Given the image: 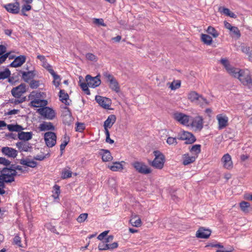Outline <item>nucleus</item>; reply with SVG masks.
<instances>
[{
	"label": "nucleus",
	"instance_id": "nucleus-1",
	"mask_svg": "<svg viewBox=\"0 0 252 252\" xmlns=\"http://www.w3.org/2000/svg\"><path fill=\"white\" fill-rule=\"evenodd\" d=\"M45 94L42 92H32L29 95L31 101L30 105L34 107H41L47 105V101L45 99Z\"/></svg>",
	"mask_w": 252,
	"mask_h": 252
},
{
	"label": "nucleus",
	"instance_id": "nucleus-2",
	"mask_svg": "<svg viewBox=\"0 0 252 252\" xmlns=\"http://www.w3.org/2000/svg\"><path fill=\"white\" fill-rule=\"evenodd\" d=\"M239 81L244 86L251 88L252 87V75L247 69H241L237 77Z\"/></svg>",
	"mask_w": 252,
	"mask_h": 252
},
{
	"label": "nucleus",
	"instance_id": "nucleus-3",
	"mask_svg": "<svg viewBox=\"0 0 252 252\" xmlns=\"http://www.w3.org/2000/svg\"><path fill=\"white\" fill-rule=\"evenodd\" d=\"M7 127L8 129L10 131L19 132L18 133V138L20 140L26 141L31 139L32 138V132L21 131L24 128L20 125H8Z\"/></svg>",
	"mask_w": 252,
	"mask_h": 252
},
{
	"label": "nucleus",
	"instance_id": "nucleus-4",
	"mask_svg": "<svg viewBox=\"0 0 252 252\" xmlns=\"http://www.w3.org/2000/svg\"><path fill=\"white\" fill-rule=\"evenodd\" d=\"M17 175V172L14 169L3 168L1 171L0 181L5 183H11L14 181V178Z\"/></svg>",
	"mask_w": 252,
	"mask_h": 252
},
{
	"label": "nucleus",
	"instance_id": "nucleus-5",
	"mask_svg": "<svg viewBox=\"0 0 252 252\" xmlns=\"http://www.w3.org/2000/svg\"><path fill=\"white\" fill-rule=\"evenodd\" d=\"M153 153L155 158L152 162V165L157 169H162L165 162L164 156L158 151H155Z\"/></svg>",
	"mask_w": 252,
	"mask_h": 252
},
{
	"label": "nucleus",
	"instance_id": "nucleus-6",
	"mask_svg": "<svg viewBox=\"0 0 252 252\" xmlns=\"http://www.w3.org/2000/svg\"><path fill=\"white\" fill-rule=\"evenodd\" d=\"M103 76L106 79L107 82L109 83V85L110 89L116 93L119 92L120 86L119 85L118 82L115 78V77L107 72H105L103 73Z\"/></svg>",
	"mask_w": 252,
	"mask_h": 252
},
{
	"label": "nucleus",
	"instance_id": "nucleus-7",
	"mask_svg": "<svg viewBox=\"0 0 252 252\" xmlns=\"http://www.w3.org/2000/svg\"><path fill=\"white\" fill-rule=\"evenodd\" d=\"M37 112L44 118L50 120L54 119L56 115L55 111L48 107L44 106L43 108H39Z\"/></svg>",
	"mask_w": 252,
	"mask_h": 252
},
{
	"label": "nucleus",
	"instance_id": "nucleus-8",
	"mask_svg": "<svg viewBox=\"0 0 252 252\" xmlns=\"http://www.w3.org/2000/svg\"><path fill=\"white\" fill-rule=\"evenodd\" d=\"M131 165L139 173L148 174L151 172V169L144 162L136 161L132 162Z\"/></svg>",
	"mask_w": 252,
	"mask_h": 252
},
{
	"label": "nucleus",
	"instance_id": "nucleus-9",
	"mask_svg": "<svg viewBox=\"0 0 252 252\" xmlns=\"http://www.w3.org/2000/svg\"><path fill=\"white\" fill-rule=\"evenodd\" d=\"M173 118L182 125L189 126L190 117L181 112H175L173 114Z\"/></svg>",
	"mask_w": 252,
	"mask_h": 252
},
{
	"label": "nucleus",
	"instance_id": "nucleus-10",
	"mask_svg": "<svg viewBox=\"0 0 252 252\" xmlns=\"http://www.w3.org/2000/svg\"><path fill=\"white\" fill-rule=\"evenodd\" d=\"M56 135L53 132H47L44 134V140L48 147H52L56 143Z\"/></svg>",
	"mask_w": 252,
	"mask_h": 252
},
{
	"label": "nucleus",
	"instance_id": "nucleus-11",
	"mask_svg": "<svg viewBox=\"0 0 252 252\" xmlns=\"http://www.w3.org/2000/svg\"><path fill=\"white\" fill-rule=\"evenodd\" d=\"M86 81L89 87L93 88L98 87L101 83L99 75L95 77H92L89 75H87L86 76Z\"/></svg>",
	"mask_w": 252,
	"mask_h": 252
},
{
	"label": "nucleus",
	"instance_id": "nucleus-12",
	"mask_svg": "<svg viewBox=\"0 0 252 252\" xmlns=\"http://www.w3.org/2000/svg\"><path fill=\"white\" fill-rule=\"evenodd\" d=\"M203 119L201 116H197L191 120L190 126L195 131H200L203 127Z\"/></svg>",
	"mask_w": 252,
	"mask_h": 252
},
{
	"label": "nucleus",
	"instance_id": "nucleus-13",
	"mask_svg": "<svg viewBox=\"0 0 252 252\" xmlns=\"http://www.w3.org/2000/svg\"><path fill=\"white\" fill-rule=\"evenodd\" d=\"M178 136L179 139L186 140V144H191L196 140L193 135L188 131H183L179 134Z\"/></svg>",
	"mask_w": 252,
	"mask_h": 252
},
{
	"label": "nucleus",
	"instance_id": "nucleus-14",
	"mask_svg": "<svg viewBox=\"0 0 252 252\" xmlns=\"http://www.w3.org/2000/svg\"><path fill=\"white\" fill-rule=\"evenodd\" d=\"M15 1V2L14 3H10L5 4L3 5V7L5 8L7 12L13 14H17L20 12V3L17 1Z\"/></svg>",
	"mask_w": 252,
	"mask_h": 252
},
{
	"label": "nucleus",
	"instance_id": "nucleus-15",
	"mask_svg": "<svg viewBox=\"0 0 252 252\" xmlns=\"http://www.w3.org/2000/svg\"><path fill=\"white\" fill-rule=\"evenodd\" d=\"M95 99L100 106L105 109H109L111 104V99L106 97L96 95Z\"/></svg>",
	"mask_w": 252,
	"mask_h": 252
},
{
	"label": "nucleus",
	"instance_id": "nucleus-16",
	"mask_svg": "<svg viewBox=\"0 0 252 252\" xmlns=\"http://www.w3.org/2000/svg\"><path fill=\"white\" fill-rule=\"evenodd\" d=\"M216 119L218 122L219 129H222L228 126V118L225 115L218 114L216 116Z\"/></svg>",
	"mask_w": 252,
	"mask_h": 252
},
{
	"label": "nucleus",
	"instance_id": "nucleus-17",
	"mask_svg": "<svg viewBox=\"0 0 252 252\" xmlns=\"http://www.w3.org/2000/svg\"><path fill=\"white\" fill-rule=\"evenodd\" d=\"M221 162L223 167L227 169H231L233 168V162L231 156L228 154H224L221 159Z\"/></svg>",
	"mask_w": 252,
	"mask_h": 252
},
{
	"label": "nucleus",
	"instance_id": "nucleus-18",
	"mask_svg": "<svg viewBox=\"0 0 252 252\" xmlns=\"http://www.w3.org/2000/svg\"><path fill=\"white\" fill-rule=\"evenodd\" d=\"M223 65L226 72L232 77L236 78L241 69L235 67L232 64H223Z\"/></svg>",
	"mask_w": 252,
	"mask_h": 252
},
{
	"label": "nucleus",
	"instance_id": "nucleus-19",
	"mask_svg": "<svg viewBox=\"0 0 252 252\" xmlns=\"http://www.w3.org/2000/svg\"><path fill=\"white\" fill-rule=\"evenodd\" d=\"M26 91V85L24 84H21L18 86L13 88L11 90V94L15 97L18 98Z\"/></svg>",
	"mask_w": 252,
	"mask_h": 252
},
{
	"label": "nucleus",
	"instance_id": "nucleus-20",
	"mask_svg": "<svg viewBox=\"0 0 252 252\" xmlns=\"http://www.w3.org/2000/svg\"><path fill=\"white\" fill-rule=\"evenodd\" d=\"M43 67L46 68L54 78L53 84L56 87H58L60 83L61 79L59 75L56 74L52 66L49 64H43Z\"/></svg>",
	"mask_w": 252,
	"mask_h": 252
},
{
	"label": "nucleus",
	"instance_id": "nucleus-21",
	"mask_svg": "<svg viewBox=\"0 0 252 252\" xmlns=\"http://www.w3.org/2000/svg\"><path fill=\"white\" fill-rule=\"evenodd\" d=\"M211 232L209 229L200 227L196 232V237L198 238L206 239L211 235Z\"/></svg>",
	"mask_w": 252,
	"mask_h": 252
},
{
	"label": "nucleus",
	"instance_id": "nucleus-22",
	"mask_svg": "<svg viewBox=\"0 0 252 252\" xmlns=\"http://www.w3.org/2000/svg\"><path fill=\"white\" fill-rule=\"evenodd\" d=\"M1 152L4 155L9 157L15 158L17 156V151L10 147H5L1 149Z\"/></svg>",
	"mask_w": 252,
	"mask_h": 252
},
{
	"label": "nucleus",
	"instance_id": "nucleus-23",
	"mask_svg": "<svg viewBox=\"0 0 252 252\" xmlns=\"http://www.w3.org/2000/svg\"><path fill=\"white\" fill-rule=\"evenodd\" d=\"M116 117L114 115H111L108 116L107 119L104 123V128L105 131L108 130V128H110L113 124L115 123Z\"/></svg>",
	"mask_w": 252,
	"mask_h": 252
},
{
	"label": "nucleus",
	"instance_id": "nucleus-24",
	"mask_svg": "<svg viewBox=\"0 0 252 252\" xmlns=\"http://www.w3.org/2000/svg\"><path fill=\"white\" fill-rule=\"evenodd\" d=\"M100 154L102 157L103 161L108 162L113 159V157L109 150L101 149L100 152Z\"/></svg>",
	"mask_w": 252,
	"mask_h": 252
},
{
	"label": "nucleus",
	"instance_id": "nucleus-25",
	"mask_svg": "<svg viewBox=\"0 0 252 252\" xmlns=\"http://www.w3.org/2000/svg\"><path fill=\"white\" fill-rule=\"evenodd\" d=\"M123 163L125 162L124 161L113 162L112 165L108 166V168L113 171H122L124 169Z\"/></svg>",
	"mask_w": 252,
	"mask_h": 252
},
{
	"label": "nucleus",
	"instance_id": "nucleus-26",
	"mask_svg": "<svg viewBox=\"0 0 252 252\" xmlns=\"http://www.w3.org/2000/svg\"><path fill=\"white\" fill-rule=\"evenodd\" d=\"M16 146L20 151L28 152L31 146L29 143L26 141H21L16 143Z\"/></svg>",
	"mask_w": 252,
	"mask_h": 252
},
{
	"label": "nucleus",
	"instance_id": "nucleus-27",
	"mask_svg": "<svg viewBox=\"0 0 252 252\" xmlns=\"http://www.w3.org/2000/svg\"><path fill=\"white\" fill-rule=\"evenodd\" d=\"M39 129L40 131H47L54 130L55 127L52 123L44 122L39 125Z\"/></svg>",
	"mask_w": 252,
	"mask_h": 252
},
{
	"label": "nucleus",
	"instance_id": "nucleus-28",
	"mask_svg": "<svg viewBox=\"0 0 252 252\" xmlns=\"http://www.w3.org/2000/svg\"><path fill=\"white\" fill-rule=\"evenodd\" d=\"M196 158V156H189V154H186L183 155V163L185 165H188L191 163L193 162Z\"/></svg>",
	"mask_w": 252,
	"mask_h": 252
},
{
	"label": "nucleus",
	"instance_id": "nucleus-29",
	"mask_svg": "<svg viewBox=\"0 0 252 252\" xmlns=\"http://www.w3.org/2000/svg\"><path fill=\"white\" fill-rule=\"evenodd\" d=\"M131 224L135 227H139L141 225V219L137 215H132L130 220Z\"/></svg>",
	"mask_w": 252,
	"mask_h": 252
},
{
	"label": "nucleus",
	"instance_id": "nucleus-30",
	"mask_svg": "<svg viewBox=\"0 0 252 252\" xmlns=\"http://www.w3.org/2000/svg\"><path fill=\"white\" fill-rule=\"evenodd\" d=\"M22 74V78L26 82H28L29 80L33 78L34 74L32 71H20Z\"/></svg>",
	"mask_w": 252,
	"mask_h": 252
},
{
	"label": "nucleus",
	"instance_id": "nucleus-31",
	"mask_svg": "<svg viewBox=\"0 0 252 252\" xmlns=\"http://www.w3.org/2000/svg\"><path fill=\"white\" fill-rule=\"evenodd\" d=\"M199 95V94H198L195 91H191L188 94V98L191 102L196 104Z\"/></svg>",
	"mask_w": 252,
	"mask_h": 252
},
{
	"label": "nucleus",
	"instance_id": "nucleus-32",
	"mask_svg": "<svg viewBox=\"0 0 252 252\" xmlns=\"http://www.w3.org/2000/svg\"><path fill=\"white\" fill-rule=\"evenodd\" d=\"M69 96L67 93L65 92L64 90H61L60 92V98L62 102L64 103L66 105H69L68 102Z\"/></svg>",
	"mask_w": 252,
	"mask_h": 252
},
{
	"label": "nucleus",
	"instance_id": "nucleus-33",
	"mask_svg": "<svg viewBox=\"0 0 252 252\" xmlns=\"http://www.w3.org/2000/svg\"><path fill=\"white\" fill-rule=\"evenodd\" d=\"M72 172L70 167H66L63 168L62 171V178L65 179L71 177Z\"/></svg>",
	"mask_w": 252,
	"mask_h": 252
},
{
	"label": "nucleus",
	"instance_id": "nucleus-34",
	"mask_svg": "<svg viewBox=\"0 0 252 252\" xmlns=\"http://www.w3.org/2000/svg\"><path fill=\"white\" fill-rule=\"evenodd\" d=\"M21 163L23 165L34 168L37 165V163L33 160L24 159L21 160Z\"/></svg>",
	"mask_w": 252,
	"mask_h": 252
},
{
	"label": "nucleus",
	"instance_id": "nucleus-35",
	"mask_svg": "<svg viewBox=\"0 0 252 252\" xmlns=\"http://www.w3.org/2000/svg\"><path fill=\"white\" fill-rule=\"evenodd\" d=\"M190 152L192 154L193 156L197 157L198 155L201 152V146L199 144H196L192 146L190 148Z\"/></svg>",
	"mask_w": 252,
	"mask_h": 252
},
{
	"label": "nucleus",
	"instance_id": "nucleus-36",
	"mask_svg": "<svg viewBox=\"0 0 252 252\" xmlns=\"http://www.w3.org/2000/svg\"><path fill=\"white\" fill-rule=\"evenodd\" d=\"M201 39L203 43L207 45H211L213 42L212 37L208 34H202Z\"/></svg>",
	"mask_w": 252,
	"mask_h": 252
},
{
	"label": "nucleus",
	"instance_id": "nucleus-37",
	"mask_svg": "<svg viewBox=\"0 0 252 252\" xmlns=\"http://www.w3.org/2000/svg\"><path fill=\"white\" fill-rule=\"evenodd\" d=\"M167 85H169V88L172 90H175L179 88L181 86V81L180 80H174L172 83H168Z\"/></svg>",
	"mask_w": 252,
	"mask_h": 252
},
{
	"label": "nucleus",
	"instance_id": "nucleus-38",
	"mask_svg": "<svg viewBox=\"0 0 252 252\" xmlns=\"http://www.w3.org/2000/svg\"><path fill=\"white\" fill-rule=\"evenodd\" d=\"M11 74L10 71L8 68L0 71V80H4L8 78Z\"/></svg>",
	"mask_w": 252,
	"mask_h": 252
},
{
	"label": "nucleus",
	"instance_id": "nucleus-39",
	"mask_svg": "<svg viewBox=\"0 0 252 252\" xmlns=\"http://www.w3.org/2000/svg\"><path fill=\"white\" fill-rule=\"evenodd\" d=\"M207 32L208 34H211L213 36V37L216 38L217 37L219 33L218 31L213 27L209 26L207 30Z\"/></svg>",
	"mask_w": 252,
	"mask_h": 252
},
{
	"label": "nucleus",
	"instance_id": "nucleus-40",
	"mask_svg": "<svg viewBox=\"0 0 252 252\" xmlns=\"http://www.w3.org/2000/svg\"><path fill=\"white\" fill-rule=\"evenodd\" d=\"M250 207V204L246 201H242L240 203V207L241 210L245 213L249 212V208Z\"/></svg>",
	"mask_w": 252,
	"mask_h": 252
},
{
	"label": "nucleus",
	"instance_id": "nucleus-41",
	"mask_svg": "<svg viewBox=\"0 0 252 252\" xmlns=\"http://www.w3.org/2000/svg\"><path fill=\"white\" fill-rule=\"evenodd\" d=\"M209 103V101L206 98L203 97L201 95H199L196 104L203 106L208 105Z\"/></svg>",
	"mask_w": 252,
	"mask_h": 252
},
{
	"label": "nucleus",
	"instance_id": "nucleus-42",
	"mask_svg": "<svg viewBox=\"0 0 252 252\" xmlns=\"http://www.w3.org/2000/svg\"><path fill=\"white\" fill-rule=\"evenodd\" d=\"M220 249L217 251V252H232L233 251V248L230 247L228 249H226L224 248V247L220 243H217V247Z\"/></svg>",
	"mask_w": 252,
	"mask_h": 252
},
{
	"label": "nucleus",
	"instance_id": "nucleus-43",
	"mask_svg": "<svg viewBox=\"0 0 252 252\" xmlns=\"http://www.w3.org/2000/svg\"><path fill=\"white\" fill-rule=\"evenodd\" d=\"M63 117L65 118L66 120L68 121H71L72 120V116L70 111L67 107L65 108V110L63 112Z\"/></svg>",
	"mask_w": 252,
	"mask_h": 252
},
{
	"label": "nucleus",
	"instance_id": "nucleus-44",
	"mask_svg": "<svg viewBox=\"0 0 252 252\" xmlns=\"http://www.w3.org/2000/svg\"><path fill=\"white\" fill-rule=\"evenodd\" d=\"M26 58L25 56L20 55L16 57L15 60L11 63H25L26 62Z\"/></svg>",
	"mask_w": 252,
	"mask_h": 252
},
{
	"label": "nucleus",
	"instance_id": "nucleus-45",
	"mask_svg": "<svg viewBox=\"0 0 252 252\" xmlns=\"http://www.w3.org/2000/svg\"><path fill=\"white\" fill-rule=\"evenodd\" d=\"M243 52L249 55L250 58H252V50L250 47L243 46L241 47Z\"/></svg>",
	"mask_w": 252,
	"mask_h": 252
},
{
	"label": "nucleus",
	"instance_id": "nucleus-46",
	"mask_svg": "<svg viewBox=\"0 0 252 252\" xmlns=\"http://www.w3.org/2000/svg\"><path fill=\"white\" fill-rule=\"evenodd\" d=\"M32 6L30 4H24L22 7L21 12L22 14L24 16H27V15L25 13L26 11L31 10Z\"/></svg>",
	"mask_w": 252,
	"mask_h": 252
},
{
	"label": "nucleus",
	"instance_id": "nucleus-47",
	"mask_svg": "<svg viewBox=\"0 0 252 252\" xmlns=\"http://www.w3.org/2000/svg\"><path fill=\"white\" fill-rule=\"evenodd\" d=\"M88 216L87 213H82L77 218V221L79 223L83 222L87 219Z\"/></svg>",
	"mask_w": 252,
	"mask_h": 252
},
{
	"label": "nucleus",
	"instance_id": "nucleus-48",
	"mask_svg": "<svg viewBox=\"0 0 252 252\" xmlns=\"http://www.w3.org/2000/svg\"><path fill=\"white\" fill-rule=\"evenodd\" d=\"M53 196L54 198H57L59 197V195L60 193V187L57 185L54 186V191H53Z\"/></svg>",
	"mask_w": 252,
	"mask_h": 252
},
{
	"label": "nucleus",
	"instance_id": "nucleus-49",
	"mask_svg": "<svg viewBox=\"0 0 252 252\" xmlns=\"http://www.w3.org/2000/svg\"><path fill=\"white\" fill-rule=\"evenodd\" d=\"M166 142L169 145H176L177 144L176 138L172 137H168Z\"/></svg>",
	"mask_w": 252,
	"mask_h": 252
},
{
	"label": "nucleus",
	"instance_id": "nucleus-50",
	"mask_svg": "<svg viewBox=\"0 0 252 252\" xmlns=\"http://www.w3.org/2000/svg\"><path fill=\"white\" fill-rule=\"evenodd\" d=\"M93 22H94V23L96 25L102 26L103 27L106 26V25L104 23V21H103V19H102V18H100V19L94 18Z\"/></svg>",
	"mask_w": 252,
	"mask_h": 252
},
{
	"label": "nucleus",
	"instance_id": "nucleus-51",
	"mask_svg": "<svg viewBox=\"0 0 252 252\" xmlns=\"http://www.w3.org/2000/svg\"><path fill=\"white\" fill-rule=\"evenodd\" d=\"M81 89L83 91H84L87 94H90V93L89 90L88 89L89 86L88 84L86 83H81L80 85Z\"/></svg>",
	"mask_w": 252,
	"mask_h": 252
},
{
	"label": "nucleus",
	"instance_id": "nucleus-52",
	"mask_svg": "<svg viewBox=\"0 0 252 252\" xmlns=\"http://www.w3.org/2000/svg\"><path fill=\"white\" fill-rule=\"evenodd\" d=\"M11 162L5 158L0 157V164L8 166L10 165Z\"/></svg>",
	"mask_w": 252,
	"mask_h": 252
},
{
	"label": "nucleus",
	"instance_id": "nucleus-53",
	"mask_svg": "<svg viewBox=\"0 0 252 252\" xmlns=\"http://www.w3.org/2000/svg\"><path fill=\"white\" fill-rule=\"evenodd\" d=\"M98 248L100 251L109 250L108 244L105 243L104 242L99 243Z\"/></svg>",
	"mask_w": 252,
	"mask_h": 252
},
{
	"label": "nucleus",
	"instance_id": "nucleus-54",
	"mask_svg": "<svg viewBox=\"0 0 252 252\" xmlns=\"http://www.w3.org/2000/svg\"><path fill=\"white\" fill-rule=\"evenodd\" d=\"M13 243L19 247H23L21 245V238L18 235L15 236L13 238Z\"/></svg>",
	"mask_w": 252,
	"mask_h": 252
},
{
	"label": "nucleus",
	"instance_id": "nucleus-55",
	"mask_svg": "<svg viewBox=\"0 0 252 252\" xmlns=\"http://www.w3.org/2000/svg\"><path fill=\"white\" fill-rule=\"evenodd\" d=\"M86 57L87 59H88L89 61H92V62H96V56L92 54V53H88L86 55Z\"/></svg>",
	"mask_w": 252,
	"mask_h": 252
},
{
	"label": "nucleus",
	"instance_id": "nucleus-56",
	"mask_svg": "<svg viewBox=\"0 0 252 252\" xmlns=\"http://www.w3.org/2000/svg\"><path fill=\"white\" fill-rule=\"evenodd\" d=\"M234 35H236L237 37H239L241 35L240 31L236 27H233L231 30H230Z\"/></svg>",
	"mask_w": 252,
	"mask_h": 252
},
{
	"label": "nucleus",
	"instance_id": "nucleus-57",
	"mask_svg": "<svg viewBox=\"0 0 252 252\" xmlns=\"http://www.w3.org/2000/svg\"><path fill=\"white\" fill-rule=\"evenodd\" d=\"M85 126L83 123H78L76 124V130L78 132H82L85 129Z\"/></svg>",
	"mask_w": 252,
	"mask_h": 252
},
{
	"label": "nucleus",
	"instance_id": "nucleus-58",
	"mask_svg": "<svg viewBox=\"0 0 252 252\" xmlns=\"http://www.w3.org/2000/svg\"><path fill=\"white\" fill-rule=\"evenodd\" d=\"M105 134L106 135V142L111 144L114 143V140L110 138V133L109 130L105 131Z\"/></svg>",
	"mask_w": 252,
	"mask_h": 252
},
{
	"label": "nucleus",
	"instance_id": "nucleus-59",
	"mask_svg": "<svg viewBox=\"0 0 252 252\" xmlns=\"http://www.w3.org/2000/svg\"><path fill=\"white\" fill-rule=\"evenodd\" d=\"M39 85V82L38 81L32 80L30 83V87L32 89L37 88Z\"/></svg>",
	"mask_w": 252,
	"mask_h": 252
},
{
	"label": "nucleus",
	"instance_id": "nucleus-60",
	"mask_svg": "<svg viewBox=\"0 0 252 252\" xmlns=\"http://www.w3.org/2000/svg\"><path fill=\"white\" fill-rule=\"evenodd\" d=\"M108 233V231H105L102 233H100L97 237V239L99 240H102L103 239L104 237H105Z\"/></svg>",
	"mask_w": 252,
	"mask_h": 252
},
{
	"label": "nucleus",
	"instance_id": "nucleus-61",
	"mask_svg": "<svg viewBox=\"0 0 252 252\" xmlns=\"http://www.w3.org/2000/svg\"><path fill=\"white\" fill-rule=\"evenodd\" d=\"M9 53H6L4 55H1L0 57V63H3L6 59L8 58Z\"/></svg>",
	"mask_w": 252,
	"mask_h": 252
},
{
	"label": "nucleus",
	"instance_id": "nucleus-62",
	"mask_svg": "<svg viewBox=\"0 0 252 252\" xmlns=\"http://www.w3.org/2000/svg\"><path fill=\"white\" fill-rule=\"evenodd\" d=\"M220 12L221 13H223V14H224L225 15H226L227 16H228L229 15V13L230 11L228 8H224V7L222 8L221 10L220 8Z\"/></svg>",
	"mask_w": 252,
	"mask_h": 252
},
{
	"label": "nucleus",
	"instance_id": "nucleus-63",
	"mask_svg": "<svg viewBox=\"0 0 252 252\" xmlns=\"http://www.w3.org/2000/svg\"><path fill=\"white\" fill-rule=\"evenodd\" d=\"M67 144H68V141H64L61 144L60 150L61 151H63L64 150V148Z\"/></svg>",
	"mask_w": 252,
	"mask_h": 252
},
{
	"label": "nucleus",
	"instance_id": "nucleus-64",
	"mask_svg": "<svg viewBox=\"0 0 252 252\" xmlns=\"http://www.w3.org/2000/svg\"><path fill=\"white\" fill-rule=\"evenodd\" d=\"M244 199H246V200H250V201H252V194H245L244 196Z\"/></svg>",
	"mask_w": 252,
	"mask_h": 252
}]
</instances>
